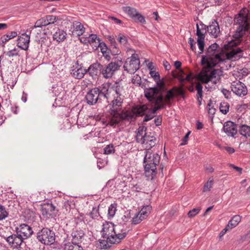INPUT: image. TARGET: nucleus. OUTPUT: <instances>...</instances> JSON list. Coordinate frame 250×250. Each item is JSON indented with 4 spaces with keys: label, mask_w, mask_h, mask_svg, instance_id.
Listing matches in <instances>:
<instances>
[{
    "label": "nucleus",
    "mask_w": 250,
    "mask_h": 250,
    "mask_svg": "<svg viewBox=\"0 0 250 250\" xmlns=\"http://www.w3.org/2000/svg\"><path fill=\"white\" fill-rule=\"evenodd\" d=\"M213 183V179L211 178H209L208 180L205 183L204 186L203 191L204 192H206L210 191L211 188L212 187Z\"/></svg>",
    "instance_id": "c9c22d12"
},
{
    "label": "nucleus",
    "mask_w": 250,
    "mask_h": 250,
    "mask_svg": "<svg viewBox=\"0 0 250 250\" xmlns=\"http://www.w3.org/2000/svg\"><path fill=\"white\" fill-rule=\"evenodd\" d=\"M146 106H147L146 104ZM147 109H146V110H145V111L144 112V114L143 115H142L141 116H142L144 115H145V114L146 113V112L147 110H148L149 112H150L151 113V114H147L146 115V116H145L144 119V122H147V121L151 120L153 118V117H154V116L152 115V114H154V113H153L152 112V110L154 109V108H152V109H150V108L149 109L148 106H147ZM155 113H154V114ZM138 116H137L136 117H138Z\"/></svg>",
    "instance_id": "79ce46f5"
},
{
    "label": "nucleus",
    "mask_w": 250,
    "mask_h": 250,
    "mask_svg": "<svg viewBox=\"0 0 250 250\" xmlns=\"http://www.w3.org/2000/svg\"><path fill=\"white\" fill-rule=\"evenodd\" d=\"M7 241L10 244H12V246L14 244V235H9L6 238Z\"/></svg>",
    "instance_id": "680f3d73"
},
{
    "label": "nucleus",
    "mask_w": 250,
    "mask_h": 250,
    "mask_svg": "<svg viewBox=\"0 0 250 250\" xmlns=\"http://www.w3.org/2000/svg\"><path fill=\"white\" fill-rule=\"evenodd\" d=\"M64 250H83L82 247L74 242L64 243Z\"/></svg>",
    "instance_id": "c85d7f7f"
},
{
    "label": "nucleus",
    "mask_w": 250,
    "mask_h": 250,
    "mask_svg": "<svg viewBox=\"0 0 250 250\" xmlns=\"http://www.w3.org/2000/svg\"><path fill=\"white\" fill-rule=\"evenodd\" d=\"M151 208V207L149 205L144 206L139 212L140 213V215L142 216L141 217L143 219H146L149 214Z\"/></svg>",
    "instance_id": "7c9ffc66"
},
{
    "label": "nucleus",
    "mask_w": 250,
    "mask_h": 250,
    "mask_svg": "<svg viewBox=\"0 0 250 250\" xmlns=\"http://www.w3.org/2000/svg\"><path fill=\"white\" fill-rule=\"evenodd\" d=\"M30 42V35L25 33L20 36L17 41V46L24 50H27Z\"/></svg>",
    "instance_id": "aec40b11"
},
{
    "label": "nucleus",
    "mask_w": 250,
    "mask_h": 250,
    "mask_svg": "<svg viewBox=\"0 0 250 250\" xmlns=\"http://www.w3.org/2000/svg\"><path fill=\"white\" fill-rule=\"evenodd\" d=\"M208 32L210 36L214 38L220 36L221 34L220 27L216 21L213 20L208 26Z\"/></svg>",
    "instance_id": "412c9836"
},
{
    "label": "nucleus",
    "mask_w": 250,
    "mask_h": 250,
    "mask_svg": "<svg viewBox=\"0 0 250 250\" xmlns=\"http://www.w3.org/2000/svg\"><path fill=\"white\" fill-rule=\"evenodd\" d=\"M8 216V212L6 211L4 206L0 204V221L4 219Z\"/></svg>",
    "instance_id": "a18cd8bd"
},
{
    "label": "nucleus",
    "mask_w": 250,
    "mask_h": 250,
    "mask_svg": "<svg viewBox=\"0 0 250 250\" xmlns=\"http://www.w3.org/2000/svg\"><path fill=\"white\" fill-rule=\"evenodd\" d=\"M160 90L156 87L147 88L145 90L146 97L156 106V99L159 95Z\"/></svg>",
    "instance_id": "f3484780"
},
{
    "label": "nucleus",
    "mask_w": 250,
    "mask_h": 250,
    "mask_svg": "<svg viewBox=\"0 0 250 250\" xmlns=\"http://www.w3.org/2000/svg\"><path fill=\"white\" fill-rule=\"evenodd\" d=\"M132 83L136 86H140L142 83L141 77L137 74L134 75L132 78Z\"/></svg>",
    "instance_id": "37998d69"
},
{
    "label": "nucleus",
    "mask_w": 250,
    "mask_h": 250,
    "mask_svg": "<svg viewBox=\"0 0 250 250\" xmlns=\"http://www.w3.org/2000/svg\"><path fill=\"white\" fill-rule=\"evenodd\" d=\"M114 231V224L111 222H105L103 225L102 234H110Z\"/></svg>",
    "instance_id": "bb28decb"
},
{
    "label": "nucleus",
    "mask_w": 250,
    "mask_h": 250,
    "mask_svg": "<svg viewBox=\"0 0 250 250\" xmlns=\"http://www.w3.org/2000/svg\"><path fill=\"white\" fill-rule=\"evenodd\" d=\"M200 28L201 29V30L202 32V33L203 34V36H205V34L207 33V31H208V26H207L205 24H203L202 22H200Z\"/></svg>",
    "instance_id": "864d4df0"
},
{
    "label": "nucleus",
    "mask_w": 250,
    "mask_h": 250,
    "mask_svg": "<svg viewBox=\"0 0 250 250\" xmlns=\"http://www.w3.org/2000/svg\"><path fill=\"white\" fill-rule=\"evenodd\" d=\"M125 235H102L96 243V246L99 249H107L111 247L112 244L119 243Z\"/></svg>",
    "instance_id": "423d86ee"
},
{
    "label": "nucleus",
    "mask_w": 250,
    "mask_h": 250,
    "mask_svg": "<svg viewBox=\"0 0 250 250\" xmlns=\"http://www.w3.org/2000/svg\"><path fill=\"white\" fill-rule=\"evenodd\" d=\"M208 114L210 115H214L215 113V110H216L215 108H214L213 107L211 106L210 103H208Z\"/></svg>",
    "instance_id": "4d7b16f0"
},
{
    "label": "nucleus",
    "mask_w": 250,
    "mask_h": 250,
    "mask_svg": "<svg viewBox=\"0 0 250 250\" xmlns=\"http://www.w3.org/2000/svg\"><path fill=\"white\" fill-rule=\"evenodd\" d=\"M46 22L47 21H46L45 17L42 18L41 19H40L36 21V22L35 23L34 28L42 27V26H45L47 25Z\"/></svg>",
    "instance_id": "e433bc0d"
},
{
    "label": "nucleus",
    "mask_w": 250,
    "mask_h": 250,
    "mask_svg": "<svg viewBox=\"0 0 250 250\" xmlns=\"http://www.w3.org/2000/svg\"><path fill=\"white\" fill-rule=\"evenodd\" d=\"M101 64L99 63H94L91 64L88 69L89 74L92 77L98 76L99 74H101Z\"/></svg>",
    "instance_id": "4be33fe9"
},
{
    "label": "nucleus",
    "mask_w": 250,
    "mask_h": 250,
    "mask_svg": "<svg viewBox=\"0 0 250 250\" xmlns=\"http://www.w3.org/2000/svg\"><path fill=\"white\" fill-rule=\"evenodd\" d=\"M103 56L104 58L108 61H109L111 60V56L109 55L108 52H106L103 54Z\"/></svg>",
    "instance_id": "774afa93"
},
{
    "label": "nucleus",
    "mask_w": 250,
    "mask_h": 250,
    "mask_svg": "<svg viewBox=\"0 0 250 250\" xmlns=\"http://www.w3.org/2000/svg\"><path fill=\"white\" fill-rule=\"evenodd\" d=\"M141 215H140V213L136 214L132 218V223L136 225L140 223L144 219L142 218Z\"/></svg>",
    "instance_id": "8fccbe9b"
},
{
    "label": "nucleus",
    "mask_w": 250,
    "mask_h": 250,
    "mask_svg": "<svg viewBox=\"0 0 250 250\" xmlns=\"http://www.w3.org/2000/svg\"><path fill=\"white\" fill-rule=\"evenodd\" d=\"M146 128L144 126H140L137 129L136 139L138 143L141 144L143 147L149 151L156 145V138L151 135H147L146 133Z\"/></svg>",
    "instance_id": "20e7f679"
},
{
    "label": "nucleus",
    "mask_w": 250,
    "mask_h": 250,
    "mask_svg": "<svg viewBox=\"0 0 250 250\" xmlns=\"http://www.w3.org/2000/svg\"><path fill=\"white\" fill-rule=\"evenodd\" d=\"M196 35L198 36V38L204 37L198 23L196 24Z\"/></svg>",
    "instance_id": "bf43d9fd"
},
{
    "label": "nucleus",
    "mask_w": 250,
    "mask_h": 250,
    "mask_svg": "<svg viewBox=\"0 0 250 250\" xmlns=\"http://www.w3.org/2000/svg\"><path fill=\"white\" fill-rule=\"evenodd\" d=\"M41 213L46 219L54 218L56 215L55 207L52 204H44L41 207Z\"/></svg>",
    "instance_id": "4468645a"
},
{
    "label": "nucleus",
    "mask_w": 250,
    "mask_h": 250,
    "mask_svg": "<svg viewBox=\"0 0 250 250\" xmlns=\"http://www.w3.org/2000/svg\"><path fill=\"white\" fill-rule=\"evenodd\" d=\"M229 108V104L227 102H222L219 106L220 111L224 114H226L228 112Z\"/></svg>",
    "instance_id": "473e14b6"
},
{
    "label": "nucleus",
    "mask_w": 250,
    "mask_h": 250,
    "mask_svg": "<svg viewBox=\"0 0 250 250\" xmlns=\"http://www.w3.org/2000/svg\"><path fill=\"white\" fill-rule=\"evenodd\" d=\"M248 10L246 8L242 9L238 15L234 18V21L238 26L233 37L235 39L229 42L225 47L230 48L226 54L221 51L219 45L214 43L208 47L207 55H203L201 63L208 68L216 66L218 63L223 62L226 57L232 61L239 60L243 56V50L236 47L240 42L241 38L249 29V23L248 20Z\"/></svg>",
    "instance_id": "f257e3e1"
},
{
    "label": "nucleus",
    "mask_w": 250,
    "mask_h": 250,
    "mask_svg": "<svg viewBox=\"0 0 250 250\" xmlns=\"http://www.w3.org/2000/svg\"><path fill=\"white\" fill-rule=\"evenodd\" d=\"M111 54L114 56L113 57H116L118 56V55L121 53V51L117 46H115L114 47H111Z\"/></svg>",
    "instance_id": "de8ad7c7"
},
{
    "label": "nucleus",
    "mask_w": 250,
    "mask_h": 250,
    "mask_svg": "<svg viewBox=\"0 0 250 250\" xmlns=\"http://www.w3.org/2000/svg\"><path fill=\"white\" fill-rule=\"evenodd\" d=\"M25 214H27L29 215V216H26V218L28 220L30 219L31 218H33L34 215V213L33 211H30L29 209H27L24 212Z\"/></svg>",
    "instance_id": "052dcab7"
},
{
    "label": "nucleus",
    "mask_w": 250,
    "mask_h": 250,
    "mask_svg": "<svg viewBox=\"0 0 250 250\" xmlns=\"http://www.w3.org/2000/svg\"><path fill=\"white\" fill-rule=\"evenodd\" d=\"M99 47L100 48L101 51L102 53V54H104V53L107 52V46H106V44H105V43H104L103 42H101L100 43V45H99Z\"/></svg>",
    "instance_id": "5fc2aeb1"
},
{
    "label": "nucleus",
    "mask_w": 250,
    "mask_h": 250,
    "mask_svg": "<svg viewBox=\"0 0 250 250\" xmlns=\"http://www.w3.org/2000/svg\"><path fill=\"white\" fill-rule=\"evenodd\" d=\"M123 9L124 11L135 21L142 23H146V21L144 17L137 11L136 9L129 6L124 7Z\"/></svg>",
    "instance_id": "2eb2a0df"
},
{
    "label": "nucleus",
    "mask_w": 250,
    "mask_h": 250,
    "mask_svg": "<svg viewBox=\"0 0 250 250\" xmlns=\"http://www.w3.org/2000/svg\"><path fill=\"white\" fill-rule=\"evenodd\" d=\"M17 234H32V228L27 224H22L16 229Z\"/></svg>",
    "instance_id": "393cba45"
},
{
    "label": "nucleus",
    "mask_w": 250,
    "mask_h": 250,
    "mask_svg": "<svg viewBox=\"0 0 250 250\" xmlns=\"http://www.w3.org/2000/svg\"><path fill=\"white\" fill-rule=\"evenodd\" d=\"M124 88L119 82H116L111 87L110 93L112 101L109 104V113L111 118L109 124L111 126L117 125L121 120L132 121L137 116H142L147 109L146 105H138L132 107L131 110L121 112V106L124 100Z\"/></svg>",
    "instance_id": "f03ea898"
},
{
    "label": "nucleus",
    "mask_w": 250,
    "mask_h": 250,
    "mask_svg": "<svg viewBox=\"0 0 250 250\" xmlns=\"http://www.w3.org/2000/svg\"><path fill=\"white\" fill-rule=\"evenodd\" d=\"M131 52V57L128 58L124 65V70L129 73H134L140 67V60L138 55L131 49H127V52Z\"/></svg>",
    "instance_id": "0eeeda50"
},
{
    "label": "nucleus",
    "mask_w": 250,
    "mask_h": 250,
    "mask_svg": "<svg viewBox=\"0 0 250 250\" xmlns=\"http://www.w3.org/2000/svg\"><path fill=\"white\" fill-rule=\"evenodd\" d=\"M85 28L83 24L79 21H74L69 29V34L72 36L79 37L85 32Z\"/></svg>",
    "instance_id": "9d476101"
},
{
    "label": "nucleus",
    "mask_w": 250,
    "mask_h": 250,
    "mask_svg": "<svg viewBox=\"0 0 250 250\" xmlns=\"http://www.w3.org/2000/svg\"><path fill=\"white\" fill-rule=\"evenodd\" d=\"M231 89L234 94L239 97H243L248 93L247 86L240 81L233 82L231 85Z\"/></svg>",
    "instance_id": "f8f14e48"
},
{
    "label": "nucleus",
    "mask_w": 250,
    "mask_h": 250,
    "mask_svg": "<svg viewBox=\"0 0 250 250\" xmlns=\"http://www.w3.org/2000/svg\"><path fill=\"white\" fill-rule=\"evenodd\" d=\"M45 17L47 25L54 23L58 19L56 16L53 15H47Z\"/></svg>",
    "instance_id": "49530a36"
},
{
    "label": "nucleus",
    "mask_w": 250,
    "mask_h": 250,
    "mask_svg": "<svg viewBox=\"0 0 250 250\" xmlns=\"http://www.w3.org/2000/svg\"><path fill=\"white\" fill-rule=\"evenodd\" d=\"M149 74L151 77L153 78L154 80L157 82L158 84L160 85L161 86H163V83H159L160 80V77L158 72H156L154 70H151L150 71Z\"/></svg>",
    "instance_id": "f704fd0d"
},
{
    "label": "nucleus",
    "mask_w": 250,
    "mask_h": 250,
    "mask_svg": "<svg viewBox=\"0 0 250 250\" xmlns=\"http://www.w3.org/2000/svg\"><path fill=\"white\" fill-rule=\"evenodd\" d=\"M221 71L219 69L212 71H203L199 74L200 81L204 83L211 82L213 84L218 83L220 79Z\"/></svg>",
    "instance_id": "1a4fd4ad"
},
{
    "label": "nucleus",
    "mask_w": 250,
    "mask_h": 250,
    "mask_svg": "<svg viewBox=\"0 0 250 250\" xmlns=\"http://www.w3.org/2000/svg\"><path fill=\"white\" fill-rule=\"evenodd\" d=\"M66 33L62 30L58 29L53 34V39L58 42H62L66 38Z\"/></svg>",
    "instance_id": "cd10ccee"
},
{
    "label": "nucleus",
    "mask_w": 250,
    "mask_h": 250,
    "mask_svg": "<svg viewBox=\"0 0 250 250\" xmlns=\"http://www.w3.org/2000/svg\"><path fill=\"white\" fill-rule=\"evenodd\" d=\"M111 84L109 83H105L102 84L101 86L98 87L99 89V94L101 96L104 98H107L110 93V90Z\"/></svg>",
    "instance_id": "a878e982"
},
{
    "label": "nucleus",
    "mask_w": 250,
    "mask_h": 250,
    "mask_svg": "<svg viewBox=\"0 0 250 250\" xmlns=\"http://www.w3.org/2000/svg\"><path fill=\"white\" fill-rule=\"evenodd\" d=\"M174 89H176V87L167 91L164 97L162 94H159L156 99V106L152 110L153 113H156L160 109L164 108L167 104L169 103L170 101L175 97Z\"/></svg>",
    "instance_id": "6e6552de"
},
{
    "label": "nucleus",
    "mask_w": 250,
    "mask_h": 250,
    "mask_svg": "<svg viewBox=\"0 0 250 250\" xmlns=\"http://www.w3.org/2000/svg\"><path fill=\"white\" fill-rule=\"evenodd\" d=\"M79 39L80 42L84 44L89 43L94 50H97L101 42L96 34H90L88 37H82Z\"/></svg>",
    "instance_id": "9b49d317"
},
{
    "label": "nucleus",
    "mask_w": 250,
    "mask_h": 250,
    "mask_svg": "<svg viewBox=\"0 0 250 250\" xmlns=\"http://www.w3.org/2000/svg\"><path fill=\"white\" fill-rule=\"evenodd\" d=\"M241 216L238 215L233 216L229 221L227 226L221 231L220 234H225L226 233L229 232L232 229L236 227L241 222Z\"/></svg>",
    "instance_id": "dca6fc26"
},
{
    "label": "nucleus",
    "mask_w": 250,
    "mask_h": 250,
    "mask_svg": "<svg viewBox=\"0 0 250 250\" xmlns=\"http://www.w3.org/2000/svg\"><path fill=\"white\" fill-rule=\"evenodd\" d=\"M55 235H37V238L42 243L50 245L55 242Z\"/></svg>",
    "instance_id": "b1692460"
},
{
    "label": "nucleus",
    "mask_w": 250,
    "mask_h": 250,
    "mask_svg": "<svg viewBox=\"0 0 250 250\" xmlns=\"http://www.w3.org/2000/svg\"><path fill=\"white\" fill-rule=\"evenodd\" d=\"M104 154H111L114 153L115 152V149L112 144H109L107 145L104 149Z\"/></svg>",
    "instance_id": "c03bdc74"
},
{
    "label": "nucleus",
    "mask_w": 250,
    "mask_h": 250,
    "mask_svg": "<svg viewBox=\"0 0 250 250\" xmlns=\"http://www.w3.org/2000/svg\"><path fill=\"white\" fill-rule=\"evenodd\" d=\"M90 216L92 219H98V218L100 216L99 208L97 207H93L92 210L90 213Z\"/></svg>",
    "instance_id": "a19ab883"
},
{
    "label": "nucleus",
    "mask_w": 250,
    "mask_h": 250,
    "mask_svg": "<svg viewBox=\"0 0 250 250\" xmlns=\"http://www.w3.org/2000/svg\"><path fill=\"white\" fill-rule=\"evenodd\" d=\"M200 210V208H193L192 210H190V211H188V216L190 218L193 217L199 212Z\"/></svg>",
    "instance_id": "3c124183"
},
{
    "label": "nucleus",
    "mask_w": 250,
    "mask_h": 250,
    "mask_svg": "<svg viewBox=\"0 0 250 250\" xmlns=\"http://www.w3.org/2000/svg\"><path fill=\"white\" fill-rule=\"evenodd\" d=\"M223 130L228 136L231 137H233L238 132L236 125L231 121H227L224 124Z\"/></svg>",
    "instance_id": "a211bd4d"
},
{
    "label": "nucleus",
    "mask_w": 250,
    "mask_h": 250,
    "mask_svg": "<svg viewBox=\"0 0 250 250\" xmlns=\"http://www.w3.org/2000/svg\"><path fill=\"white\" fill-rule=\"evenodd\" d=\"M146 152L144 159L145 174L148 179L152 180L157 174L156 166L160 163V156L150 151Z\"/></svg>",
    "instance_id": "7ed1b4c3"
},
{
    "label": "nucleus",
    "mask_w": 250,
    "mask_h": 250,
    "mask_svg": "<svg viewBox=\"0 0 250 250\" xmlns=\"http://www.w3.org/2000/svg\"><path fill=\"white\" fill-rule=\"evenodd\" d=\"M196 90L197 91V97L199 98L202 97L203 96V86L200 83H197L196 85Z\"/></svg>",
    "instance_id": "09e8293b"
},
{
    "label": "nucleus",
    "mask_w": 250,
    "mask_h": 250,
    "mask_svg": "<svg viewBox=\"0 0 250 250\" xmlns=\"http://www.w3.org/2000/svg\"><path fill=\"white\" fill-rule=\"evenodd\" d=\"M190 131H188L184 136V138L182 139V143L181 144V145H185L187 144L188 140V137L189 134H190Z\"/></svg>",
    "instance_id": "13d9d810"
},
{
    "label": "nucleus",
    "mask_w": 250,
    "mask_h": 250,
    "mask_svg": "<svg viewBox=\"0 0 250 250\" xmlns=\"http://www.w3.org/2000/svg\"><path fill=\"white\" fill-rule=\"evenodd\" d=\"M87 72V70L84 68L81 65L76 63L73 66L71 74L76 79H80L82 78Z\"/></svg>",
    "instance_id": "6ab92c4d"
},
{
    "label": "nucleus",
    "mask_w": 250,
    "mask_h": 250,
    "mask_svg": "<svg viewBox=\"0 0 250 250\" xmlns=\"http://www.w3.org/2000/svg\"><path fill=\"white\" fill-rule=\"evenodd\" d=\"M117 211V204H112L108 207L107 218L108 219H111L114 216Z\"/></svg>",
    "instance_id": "2f4dec72"
},
{
    "label": "nucleus",
    "mask_w": 250,
    "mask_h": 250,
    "mask_svg": "<svg viewBox=\"0 0 250 250\" xmlns=\"http://www.w3.org/2000/svg\"><path fill=\"white\" fill-rule=\"evenodd\" d=\"M222 92L226 98L228 99L229 98L230 92L229 90L224 88L222 90Z\"/></svg>",
    "instance_id": "e2e57ef3"
},
{
    "label": "nucleus",
    "mask_w": 250,
    "mask_h": 250,
    "mask_svg": "<svg viewBox=\"0 0 250 250\" xmlns=\"http://www.w3.org/2000/svg\"><path fill=\"white\" fill-rule=\"evenodd\" d=\"M176 93L179 95H184V92L182 89L180 88H176V89H174V93Z\"/></svg>",
    "instance_id": "338daca9"
},
{
    "label": "nucleus",
    "mask_w": 250,
    "mask_h": 250,
    "mask_svg": "<svg viewBox=\"0 0 250 250\" xmlns=\"http://www.w3.org/2000/svg\"><path fill=\"white\" fill-rule=\"evenodd\" d=\"M238 131L240 134L245 139H247L250 138V126L240 124L238 125Z\"/></svg>",
    "instance_id": "5701e85b"
},
{
    "label": "nucleus",
    "mask_w": 250,
    "mask_h": 250,
    "mask_svg": "<svg viewBox=\"0 0 250 250\" xmlns=\"http://www.w3.org/2000/svg\"><path fill=\"white\" fill-rule=\"evenodd\" d=\"M184 74V72L182 70H180L179 74V80L181 83H184L185 81L190 82L192 80V74L190 73L188 74L185 78L182 76V75Z\"/></svg>",
    "instance_id": "72a5a7b5"
},
{
    "label": "nucleus",
    "mask_w": 250,
    "mask_h": 250,
    "mask_svg": "<svg viewBox=\"0 0 250 250\" xmlns=\"http://www.w3.org/2000/svg\"><path fill=\"white\" fill-rule=\"evenodd\" d=\"M17 36V33L16 31H11L8 33L6 35H3L0 39V42L5 43L9 40L14 38Z\"/></svg>",
    "instance_id": "c756f323"
},
{
    "label": "nucleus",
    "mask_w": 250,
    "mask_h": 250,
    "mask_svg": "<svg viewBox=\"0 0 250 250\" xmlns=\"http://www.w3.org/2000/svg\"><path fill=\"white\" fill-rule=\"evenodd\" d=\"M224 148L229 154H232L235 152V149L233 147L229 146H224Z\"/></svg>",
    "instance_id": "69168bd1"
},
{
    "label": "nucleus",
    "mask_w": 250,
    "mask_h": 250,
    "mask_svg": "<svg viewBox=\"0 0 250 250\" xmlns=\"http://www.w3.org/2000/svg\"><path fill=\"white\" fill-rule=\"evenodd\" d=\"M205 37H199L197 38V45L198 46V48L200 51L199 53H202L204 49V40Z\"/></svg>",
    "instance_id": "ea45409f"
},
{
    "label": "nucleus",
    "mask_w": 250,
    "mask_h": 250,
    "mask_svg": "<svg viewBox=\"0 0 250 250\" xmlns=\"http://www.w3.org/2000/svg\"><path fill=\"white\" fill-rule=\"evenodd\" d=\"M19 51L17 48H15L13 49L8 51L6 53V55L9 57H13L18 55Z\"/></svg>",
    "instance_id": "603ef678"
},
{
    "label": "nucleus",
    "mask_w": 250,
    "mask_h": 250,
    "mask_svg": "<svg viewBox=\"0 0 250 250\" xmlns=\"http://www.w3.org/2000/svg\"><path fill=\"white\" fill-rule=\"evenodd\" d=\"M112 60L113 62L106 65L101 64V74L105 79L111 78L123 64V58L121 56L113 57Z\"/></svg>",
    "instance_id": "39448f33"
},
{
    "label": "nucleus",
    "mask_w": 250,
    "mask_h": 250,
    "mask_svg": "<svg viewBox=\"0 0 250 250\" xmlns=\"http://www.w3.org/2000/svg\"><path fill=\"white\" fill-rule=\"evenodd\" d=\"M108 40L110 42L111 47L117 46L116 42L113 37L110 36L108 38Z\"/></svg>",
    "instance_id": "0e129e2a"
},
{
    "label": "nucleus",
    "mask_w": 250,
    "mask_h": 250,
    "mask_svg": "<svg viewBox=\"0 0 250 250\" xmlns=\"http://www.w3.org/2000/svg\"><path fill=\"white\" fill-rule=\"evenodd\" d=\"M117 40L120 43L124 46H125L128 43L127 38L122 34H119L118 35Z\"/></svg>",
    "instance_id": "4c0bfd02"
},
{
    "label": "nucleus",
    "mask_w": 250,
    "mask_h": 250,
    "mask_svg": "<svg viewBox=\"0 0 250 250\" xmlns=\"http://www.w3.org/2000/svg\"><path fill=\"white\" fill-rule=\"evenodd\" d=\"M101 98L98 87H94L90 90L85 96L86 103L89 105L96 104Z\"/></svg>",
    "instance_id": "ddd939ff"
},
{
    "label": "nucleus",
    "mask_w": 250,
    "mask_h": 250,
    "mask_svg": "<svg viewBox=\"0 0 250 250\" xmlns=\"http://www.w3.org/2000/svg\"><path fill=\"white\" fill-rule=\"evenodd\" d=\"M41 232L42 234H54L55 233L52 232L51 230L47 228H43L41 230Z\"/></svg>",
    "instance_id": "6e6d98bb"
},
{
    "label": "nucleus",
    "mask_w": 250,
    "mask_h": 250,
    "mask_svg": "<svg viewBox=\"0 0 250 250\" xmlns=\"http://www.w3.org/2000/svg\"><path fill=\"white\" fill-rule=\"evenodd\" d=\"M22 235H14V244L13 245L14 248H17L21 246L23 238L21 237Z\"/></svg>",
    "instance_id": "58836bf2"
}]
</instances>
